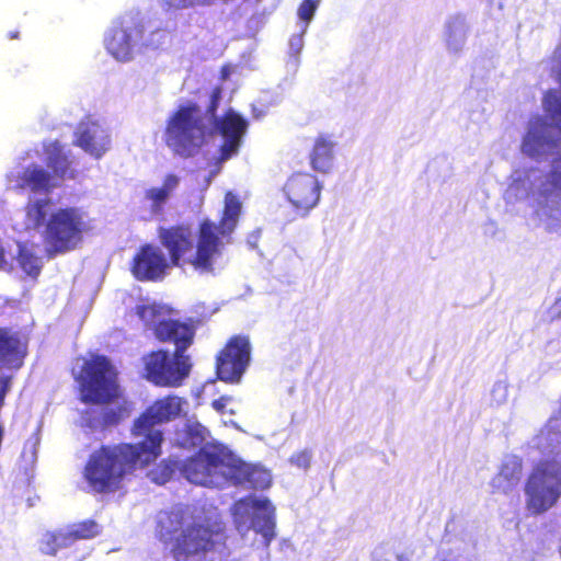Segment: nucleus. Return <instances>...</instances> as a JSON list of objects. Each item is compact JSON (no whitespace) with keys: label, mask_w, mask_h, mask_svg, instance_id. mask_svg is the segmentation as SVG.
Masks as SVG:
<instances>
[{"label":"nucleus","mask_w":561,"mask_h":561,"mask_svg":"<svg viewBox=\"0 0 561 561\" xmlns=\"http://www.w3.org/2000/svg\"><path fill=\"white\" fill-rule=\"evenodd\" d=\"M549 61L551 64V73L556 81L561 85V42L553 49Z\"/></svg>","instance_id":"7c9ffc66"},{"label":"nucleus","mask_w":561,"mask_h":561,"mask_svg":"<svg viewBox=\"0 0 561 561\" xmlns=\"http://www.w3.org/2000/svg\"><path fill=\"white\" fill-rule=\"evenodd\" d=\"M548 312L551 321L561 320V296L553 301Z\"/></svg>","instance_id":"f704fd0d"},{"label":"nucleus","mask_w":561,"mask_h":561,"mask_svg":"<svg viewBox=\"0 0 561 561\" xmlns=\"http://www.w3.org/2000/svg\"><path fill=\"white\" fill-rule=\"evenodd\" d=\"M142 377L156 387L179 388L188 378L192 363L188 355L153 350L141 357Z\"/></svg>","instance_id":"1a4fd4ad"},{"label":"nucleus","mask_w":561,"mask_h":561,"mask_svg":"<svg viewBox=\"0 0 561 561\" xmlns=\"http://www.w3.org/2000/svg\"><path fill=\"white\" fill-rule=\"evenodd\" d=\"M231 400L228 396H221L211 402V407L219 413H225L227 403Z\"/></svg>","instance_id":"c9c22d12"},{"label":"nucleus","mask_w":561,"mask_h":561,"mask_svg":"<svg viewBox=\"0 0 561 561\" xmlns=\"http://www.w3.org/2000/svg\"><path fill=\"white\" fill-rule=\"evenodd\" d=\"M46 165L50 169V175H54V181L61 183L69 179L77 178V171L72 168V161L69 159L60 148L55 147L47 156Z\"/></svg>","instance_id":"4be33fe9"},{"label":"nucleus","mask_w":561,"mask_h":561,"mask_svg":"<svg viewBox=\"0 0 561 561\" xmlns=\"http://www.w3.org/2000/svg\"><path fill=\"white\" fill-rule=\"evenodd\" d=\"M523 474V463L520 459L514 458L504 462L493 479L494 488L503 493H507L515 488Z\"/></svg>","instance_id":"5701e85b"},{"label":"nucleus","mask_w":561,"mask_h":561,"mask_svg":"<svg viewBox=\"0 0 561 561\" xmlns=\"http://www.w3.org/2000/svg\"><path fill=\"white\" fill-rule=\"evenodd\" d=\"M171 266L168 257L158 247L146 243L134 255L130 272L137 280L157 282L163 279Z\"/></svg>","instance_id":"f8f14e48"},{"label":"nucleus","mask_w":561,"mask_h":561,"mask_svg":"<svg viewBox=\"0 0 561 561\" xmlns=\"http://www.w3.org/2000/svg\"><path fill=\"white\" fill-rule=\"evenodd\" d=\"M154 337L162 343L174 344V351L185 354L193 344L196 328L192 320L180 321L178 319H162L152 325Z\"/></svg>","instance_id":"2eb2a0df"},{"label":"nucleus","mask_w":561,"mask_h":561,"mask_svg":"<svg viewBox=\"0 0 561 561\" xmlns=\"http://www.w3.org/2000/svg\"><path fill=\"white\" fill-rule=\"evenodd\" d=\"M156 535L180 559L213 550L225 540V526L219 520L194 514L188 507H174L160 512Z\"/></svg>","instance_id":"7ed1b4c3"},{"label":"nucleus","mask_w":561,"mask_h":561,"mask_svg":"<svg viewBox=\"0 0 561 561\" xmlns=\"http://www.w3.org/2000/svg\"><path fill=\"white\" fill-rule=\"evenodd\" d=\"M77 380L82 403L104 405L117 402L115 407L103 409L96 423L90 421V427L105 431L129 417L133 403L123 398L118 373L106 356L94 355L84 360Z\"/></svg>","instance_id":"20e7f679"},{"label":"nucleus","mask_w":561,"mask_h":561,"mask_svg":"<svg viewBox=\"0 0 561 561\" xmlns=\"http://www.w3.org/2000/svg\"><path fill=\"white\" fill-rule=\"evenodd\" d=\"M219 100H220V91H219V89H216L211 93L210 102L207 107V114L209 115L214 125L216 124V119H219V117H217V115H216V112H217V108L219 105Z\"/></svg>","instance_id":"473e14b6"},{"label":"nucleus","mask_w":561,"mask_h":561,"mask_svg":"<svg viewBox=\"0 0 561 561\" xmlns=\"http://www.w3.org/2000/svg\"><path fill=\"white\" fill-rule=\"evenodd\" d=\"M50 198L28 201L25 219L34 228H43L42 240L48 257H55L80 248L92 230L91 219L81 207H59L49 213Z\"/></svg>","instance_id":"f03ea898"},{"label":"nucleus","mask_w":561,"mask_h":561,"mask_svg":"<svg viewBox=\"0 0 561 561\" xmlns=\"http://www.w3.org/2000/svg\"><path fill=\"white\" fill-rule=\"evenodd\" d=\"M241 202L232 193L228 192L225 196V207L218 224L215 222L217 238L230 236L237 227L241 214Z\"/></svg>","instance_id":"412c9836"},{"label":"nucleus","mask_w":561,"mask_h":561,"mask_svg":"<svg viewBox=\"0 0 561 561\" xmlns=\"http://www.w3.org/2000/svg\"><path fill=\"white\" fill-rule=\"evenodd\" d=\"M182 461L178 458L169 457L157 463L149 472L150 480L159 485L169 482L176 471L181 472Z\"/></svg>","instance_id":"393cba45"},{"label":"nucleus","mask_w":561,"mask_h":561,"mask_svg":"<svg viewBox=\"0 0 561 561\" xmlns=\"http://www.w3.org/2000/svg\"><path fill=\"white\" fill-rule=\"evenodd\" d=\"M289 461L298 468L308 469L311 463V453L307 449L297 451L290 456Z\"/></svg>","instance_id":"2f4dec72"},{"label":"nucleus","mask_w":561,"mask_h":561,"mask_svg":"<svg viewBox=\"0 0 561 561\" xmlns=\"http://www.w3.org/2000/svg\"><path fill=\"white\" fill-rule=\"evenodd\" d=\"M158 238L168 251V260L172 266H191L201 274L214 273L224 248L222 240L217 238L215 222L208 218L199 221L196 241L188 222L159 227Z\"/></svg>","instance_id":"39448f33"},{"label":"nucleus","mask_w":561,"mask_h":561,"mask_svg":"<svg viewBox=\"0 0 561 561\" xmlns=\"http://www.w3.org/2000/svg\"><path fill=\"white\" fill-rule=\"evenodd\" d=\"M161 306L157 304L151 305H137L135 313L145 323L150 324L161 316Z\"/></svg>","instance_id":"c85d7f7f"},{"label":"nucleus","mask_w":561,"mask_h":561,"mask_svg":"<svg viewBox=\"0 0 561 561\" xmlns=\"http://www.w3.org/2000/svg\"><path fill=\"white\" fill-rule=\"evenodd\" d=\"M252 507L255 511L252 518L253 529L263 536L268 547L276 536L275 508L267 499L253 501Z\"/></svg>","instance_id":"a211bd4d"},{"label":"nucleus","mask_w":561,"mask_h":561,"mask_svg":"<svg viewBox=\"0 0 561 561\" xmlns=\"http://www.w3.org/2000/svg\"><path fill=\"white\" fill-rule=\"evenodd\" d=\"M335 142L328 135H319L310 153L311 167L319 172H328L333 165Z\"/></svg>","instance_id":"aec40b11"},{"label":"nucleus","mask_w":561,"mask_h":561,"mask_svg":"<svg viewBox=\"0 0 561 561\" xmlns=\"http://www.w3.org/2000/svg\"><path fill=\"white\" fill-rule=\"evenodd\" d=\"M183 403L174 394L154 400L131 425V435L142 437L140 442L102 445L94 450L83 470L89 486L96 493L116 492L127 476L153 463L161 456L164 442L163 432L156 426L178 417Z\"/></svg>","instance_id":"f257e3e1"},{"label":"nucleus","mask_w":561,"mask_h":561,"mask_svg":"<svg viewBox=\"0 0 561 561\" xmlns=\"http://www.w3.org/2000/svg\"><path fill=\"white\" fill-rule=\"evenodd\" d=\"M72 545L66 530L46 531L41 539V551L45 554L55 556L59 550Z\"/></svg>","instance_id":"a878e982"},{"label":"nucleus","mask_w":561,"mask_h":561,"mask_svg":"<svg viewBox=\"0 0 561 561\" xmlns=\"http://www.w3.org/2000/svg\"><path fill=\"white\" fill-rule=\"evenodd\" d=\"M180 178L173 173L164 176L160 187H150L145 192V197L150 202L153 213H161L172 192L179 186Z\"/></svg>","instance_id":"b1692460"},{"label":"nucleus","mask_w":561,"mask_h":561,"mask_svg":"<svg viewBox=\"0 0 561 561\" xmlns=\"http://www.w3.org/2000/svg\"><path fill=\"white\" fill-rule=\"evenodd\" d=\"M251 359V344L248 335L231 336L216 357L217 377L226 382H237Z\"/></svg>","instance_id":"9d476101"},{"label":"nucleus","mask_w":561,"mask_h":561,"mask_svg":"<svg viewBox=\"0 0 561 561\" xmlns=\"http://www.w3.org/2000/svg\"><path fill=\"white\" fill-rule=\"evenodd\" d=\"M72 545L78 540L92 539L100 534V526L93 519H85L68 526L66 529Z\"/></svg>","instance_id":"bb28decb"},{"label":"nucleus","mask_w":561,"mask_h":561,"mask_svg":"<svg viewBox=\"0 0 561 561\" xmlns=\"http://www.w3.org/2000/svg\"><path fill=\"white\" fill-rule=\"evenodd\" d=\"M11 385V376H0V409L4 405L5 396L10 391Z\"/></svg>","instance_id":"72a5a7b5"},{"label":"nucleus","mask_w":561,"mask_h":561,"mask_svg":"<svg viewBox=\"0 0 561 561\" xmlns=\"http://www.w3.org/2000/svg\"><path fill=\"white\" fill-rule=\"evenodd\" d=\"M536 439L542 456L534 463L524 491L528 512L540 515L553 507L561 497V431L548 423Z\"/></svg>","instance_id":"423d86ee"},{"label":"nucleus","mask_w":561,"mask_h":561,"mask_svg":"<svg viewBox=\"0 0 561 561\" xmlns=\"http://www.w3.org/2000/svg\"><path fill=\"white\" fill-rule=\"evenodd\" d=\"M283 190L286 198L300 217L307 216L320 201L321 184L310 173L298 172L293 174L286 181Z\"/></svg>","instance_id":"9b49d317"},{"label":"nucleus","mask_w":561,"mask_h":561,"mask_svg":"<svg viewBox=\"0 0 561 561\" xmlns=\"http://www.w3.org/2000/svg\"><path fill=\"white\" fill-rule=\"evenodd\" d=\"M18 262L20 267L32 277H37L42 271L39 257L26 248H20Z\"/></svg>","instance_id":"cd10ccee"},{"label":"nucleus","mask_w":561,"mask_h":561,"mask_svg":"<svg viewBox=\"0 0 561 561\" xmlns=\"http://www.w3.org/2000/svg\"><path fill=\"white\" fill-rule=\"evenodd\" d=\"M27 354V337L11 327H0V370L21 369Z\"/></svg>","instance_id":"4468645a"},{"label":"nucleus","mask_w":561,"mask_h":561,"mask_svg":"<svg viewBox=\"0 0 561 561\" xmlns=\"http://www.w3.org/2000/svg\"><path fill=\"white\" fill-rule=\"evenodd\" d=\"M559 553H560V556H561V543H560V547H559Z\"/></svg>","instance_id":"e433bc0d"},{"label":"nucleus","mask_w":561,"mask_h":561,"mask_svg":"<svg viewBox=\"0 0 561 561\" xmlns=\"http://www.w3.org/2000/svg\"><path fill=\"white\" fill-rule=\"evenodd\" d=\"M215 128L225 139L219 148V160L226 161L239 151L248 122L229 108L219 119H216Z\"/></svg>","instance_id":"ddd939ff"},{"label":"nucleus","mask_w":561,"mask_h":561,"mask_svg":"<svg viewBox=\"0 0 561 561\" xmlns=\"http://www.w3.org/2000/svg\"><path fill=\"white\" fill-rule=\"evenodd\" d=\"M75 145L99 159L108 150L110 137L100 126L92 124L79 130Z\"/></svg>","instance_id":"6ab92c4d"},{"label":"nucleus","mask_w":561,"mask_h":561,"mask_svg":"<svg viewBox=\"0 0 561 561\" xmlns=\"http://www.w3.org/2000/svg\"><path fill=\"white\" fill-rule=\"evenodd\" d=\"M208 128L199 106L190 102L179 106L167 119L164 142L172 152L188 159L196 156L206 142Z\"/></svg>","instance_id":"6e6552de"},{"label":"nucleus","mask_w":561,"mask_h":561,"mask_svg":"<svg viewBox=\"0 0 561 561\" xmlns=\"http://www.w3.org/2000/svg\"><path fill=\"white\" fill-rule=\"evenodd\" d=\"M183 477L198 485L219 488L230 479L234 483H250L254 488L270 486V474L245 466L232 467L226 458L217 451L201 448L192 457L182 462Z\"/></svg>","instance_id":"0eeeda50"},{"label":"nucleus","mask_w":561,"mask_h":561,"mask_svg":"<svg viewBox=\"0 0 561 561\" xmlns=\"http://www.w3.org/2000/svg\"><path fill=\"white\" fill-rule=\"evenodd\" d=\"M141 37L142 30L139 27H114L105 38V47L115 59L127 61L133 56V39Z\"/></svg>","instance_id":"dca6fc26"},{"label":"nucleus","mask_w":561,"mask_h":561,"mask_svg":"<svg viewBox=\"0 0 561 561\" xmlns=\"http://www.w3.org/2000/svg\"><path fill=\"white\" fill-rule=\"evenodd\" d=\"M18 187L35 194H48L59 187V183L54 181V175H50L49 171L38 164H31L19 175Z\"/></svg>","instance_id":"f3484780"},{"label":"nucleus","mask_w":561,"mask_h":561,"mask_svg":"<svg viewBox=\"0 0 561 561\" xmlns=\"http://www.w3.org/2000/svg\"><path fill=\"white\" fill-rule=\"evenodd\" d=\"M321 0H302L297 9L298 18L306 24H309L314 16Z\"/></svg>","instance_id":"c756f323"}]
</instances>
